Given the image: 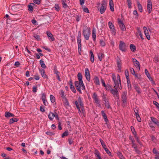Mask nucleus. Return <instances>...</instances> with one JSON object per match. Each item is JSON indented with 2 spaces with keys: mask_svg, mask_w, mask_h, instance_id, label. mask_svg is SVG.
Wrapping results in <instances>:
<instances>
[{
  "mask_svg": "<svg viewBox=\"0 0 159 159\" xmlns=\"http://www.w3.org/2000/svg\"><path fill=\"white\" fill-rule=\"evenodd\" d=\"M112 78L115 84V86H116V88H118L120 89H121L122 87L121 85V81L119 75H117L116 77L115 75H113Z\"/></svg>",
  "mask_w": 159,
  "mask_h": 159,
  "instance_id": "f257e3e1",
  "label": "nucleus"
},
{
  "mask_svg": "<svg viewBox=\"0 0 159 159\" xmlns=\"http://www.w3.org/2000/svg\"><path fill=\"white\" fill-rule=\"evenodd\" d=\"M75 86L77 91L81 93V89L84 90L85 87L83 81H76L75 83Z\"/></svg>",
  "mask_w": 159,
  "mask_h": 159,
  "instance_id": "f03ea898",
  "label": "nucleus"
},
{
  "mask_svg": "<svg viewBox=\"0 0 159 159\" xmlns=\"http://www.w3.org/2000/svg\"><path fill=\"white\" fill-rule=\"evenodd\" d=\"M107 2L106 0H102L101 4V7L98 9L101 14H103L105 12L107 7Z\"/></svg>",
  "mask_w": 159,
  "mask_h": 159,
  "instance_id": "7ed1b4c3",
  "label": "nucleus"
},
{
  "mask_svg": "<svg viewBox=\"0 0 159 159\" xmlns=\"http://www.w3.org/2000/svg\"><path fill=\"white\" fill-rule=\"evenodd\" d=\"M83 34L84 38L86 40H88L90 34V30L89 28L86 27L83 30Z\"/></svg>",
  "mask_w": 159,
  "mask_h": 159,
  "instance_id": "20e7f679",
  "label": "nucleus"
},
{
  "mask_svg": "<svg viewBox=\"0 0 159 159\" xmlns=\"http://www.w3.org/2000/svg\"><path fill=\"white\" fill-rule=\"evenodd\" d=\"M75 104L77 107V108L78 109V111L79 113H80V112H81V110L79 107V106L80 107H82L83 106V103L82 102V100L80 97H79L77 101H75Z\"/></svg>",
  "mask_w": 159,
  "mask_h": 159,
  "instance_id": "39448f33",
  "label": "nucleus"
},
{
  "mask_svg": "<svg viewBox=\"0 0 159 159\" xmlns=\"http://www.w3.org/2000/svg\"><path fill=\"white\" fill-rule=\"evenodd\" d=\"M108 25L109 28L110 29L111 34L113 35H115L116 34V30L113 23L109 21L108 23Z\"/></svg>",
  "mask_w": 159,
  "mask_h": 159,
  "instance_id": "423d86ee",
  "label": "nucleus"
},
{
  "mask_svg": "<svg viewBox=\"0 0 159 159\" xmlns=\"http://www.w3.org/2000/svg\"><path fill=\"white\" fill-rule=\"evenodd\" d=\"M49 119L51 120H52L54 117L57 120H59V118L57 113L55 112L54 113L52 112H50L48 116Z\"/></svg>",
  "mask_w": 159,
  "mask_h": 159,
  "instance_id": "0eeeda50",
  "label": "nucleus"
},
{
  "mask_svg": "<svg viewBox=\"0 0 159 159\" xmlns=\"http://www.w3.org/2000/svg\"><path fill=\"white\" fill-rule=\"evenodd\" d=\"M119 49L122 52H125L126 50L125 44L123 42L120 41L119 44Z\"/></svg>",
  "mask_w": 159,
  "mask_h": 159,
  "instance_id": "6e6552de",
  "label": "nucleus"
},
{
  "mask_svg": "<svg viewBox=\"0 0 159 159\" xmlns=\"http://www.w3.org/2000/svg\"><path fill=\"white\" fill-rule=\"evenodd\" d=\"M21 8V5L19 4L14 5L11 7V9L15 12L19 11Z\"/></svg>",
  "mask_w": 159,
  "mask_h": 159,
  "instance_id": "1a4fd4ad",
  "label": "nucleus"
},
{
  "mask_svg": "<svg viewBox=\"0 0 159 159\" xmlns=\"http://www.w3.org/2000/svg\"><path fill=\"white\" fill-rule=\"evenodd\" d=\"M118 23L121 30L122 31L125 30L126 28L125 25L124 24L123 22L119 18L118 19Z\"/></svg>",
  "mask_w": 159,
  "mask_h": 159,
  "instance_id": "9d476101",
  "label": "nucleus"
},
{
  "mask_svg": "<svg viewBox=\"0 0 159 159\" xmlns=\"http://www.w3.org/2000/svg\"><path fill=\"white\" fill-rule=\"evenodd\" d=\"M132 60L136 69L139 70H140V65L139 62L135 58H133Z\"/></svg>",
  "mask_w": 159,
  "mask_h": 159,
  "instance_id": "9b49d317",
  "label": "nucleus"
},
{
  "mask_svg": "<svg viewBox=\"0 0 159 159\" xmlns=\"http://www.w3.org/2000/svg\"><path fill=\"white\" fill-rule=\"evenodd\" d=\"M143 30L144 31V33L146 36V38L150 40L151 39V38L148 32V31L147 28L145 26H144L143 27Z\"/></svg>",
  "mask_w": 159,
  "mask_h": 159,
  "instance_id": "f8f14e48",
  "label": "nucleus"
},
{
  "mask_svg": "<svg viewBox=\"0 0 159 159\" xmlns=\"http://www.w3.org/2000/svg\"><path fill=\"white\" fill-rule=\"evenodd\" d=\"M152 4L151 0H148L147 9L148 12L150 13L152 11Z\"/></svg>",
  "mask_w": 159,
  "mask_h": 159,
  "instance_id": "ddd939ff",
  "label": "nucleus"
},
{
  "mask_svg": "<svg viewBox=\"0 0 159 159\" xmlns=\"http://www.w3.org/2000/svg\"><path fill=\"white\" fill-rule=\"evenodd\" d=\"M85 76L86 79L89 81H90V75L89 71L88 68H86L85 70Z\"/></svg>",
  "mask_w": 159,
  "mask_h": 159,
  "instance_id": "4468645a",
  "label": "nucleus"
},
{
  "mask_svg": "<svg viewBox=\"0 0 159 159\" xmlns=\"http://www.w3.org/2000/svg\"><path fill=\"white\" fill-rule=\"evenodd\" d=\"M110 92L114 97H116L117 98L119 97V95L118 92L116 88L113 89L112 88Z\"/></svg>",
  "mask_w": 159,
  "mask_h": 159,
  "instance_id": "2eb2a0df",
  "label": "nucleus"
},
{
  "mask_svg": "<svg viewBox=\"0 0 159 159\" xmlns=\"http://www.w3.org/2000/svg\"><path fill=\"white\" fill-rule=\"evenodd\" d=\"M92 98L94 100V102L97 104L99 103V101L96 93H94L92 96Z\"/></svg>",
  "mask_w": 159,
  "mask_h": 159,
  "instance_id": "dca6fc26",
  "label": "nucleus"
},
{
  "mask_svg": "<svg viewBox=\"0 0 159 159\" xmlns=\"http://www.w3.org/2000/svg\"><path fill=\"white\" fill-rule=\"evenodd\" d=\"M126 92H123L121 96L122 101L125 104L126 102L127 98L126 97Z\"/></svg>",
  "mask_w": 159,
  "mask_h": 159,
  "instance_id": "f3484780",
  "label": "nucleus"
},
{
  "mask_svg": "<svg viewBox=\"0 0 159 159\" xmlns=\"http://www.w3.org/2000/svg\"><path fill=\"white\" fill-rule=\"evenodd\" d=\"M47 34L48 37L49 39L51 41H53L54 40V38L51 33L49 31L47 32Z\"/></svg>",
  "mask_w": 159,
  "mask_h": 159,
  "instance_id": "a211bd4d",
  "label": "nucleus"
},
{
  "mask_svg": "<svg viewBox=\"0 0 159 159\" xmlns=\"http://www.w3.org/2000/svg\"><path fill=\"white\" fill-rule=\"evenodd\" d=\"M39 71L42 76L43 78H47V76L46 75L45 70L43 69H40Z\"/></svg>",
  "mask_w": 159,
  "mask_h": 159,
  "instance_id": "6ab92c4d",
  "label": "nucleus"
},
{
  "mask_svg": "<svg viewBox=\"0 0 159 159\" xmlns=\"http://www.w3.org/2000/svg\"><path fill=\"white\" fill-rule=\"evenodd\" d=\"M109 6L110 9L112 11H114V3L112 0H109Z\"/></svg>",
  "mask_w": 159,
  "mask_h": 159,
  "instance_id": "aec40b11",
  "label": "nucleus"
},
{
  "mask_svg": "<svg viewBox=\"0 0 159 159\" xmlns=\"http://www.w3.org/2000/svg\"><path fill=\"white\" fill-rule=\"evenodd\" d=\"M96 30L95 28H93L92 30V38L94 41H95L96 39Z\"/></svg>",
  "mask_w": 159,
  "mask_h": 159,
  "instance_id": "412c9836",
  "label": "nucleus"
},
{
  "mask_svg": "<svg viewBox=\"0 0 159 159\" xmlns=\"http://www.w3.org/2000/svg\"><path fill=\"white\" fill-rule=\"evenodd\" d=\"M35 6V5L34 3H31L28 5V10L30 11H33V8Z\"/></svg>",
  "mask_w": 159,
  "mask_h": 159,
  "instance_id": "4be33fe9",
  "label": "nucleus"
},
{
  "mask_svg": "<svg viewBox=\"0 0 159 159\" xmlns=\"http://www.w3.org/2000/svg\"><path fill=\"white\" fill-rule=\"evenodd\" d=\"M5 116L7 118H9L11 117H13L14 116L13 114L9 112H6L5 114Z\"/></svg>",
  "mask_w": 159,
  "mask_h": 159,
  "instance_id": "5701e85b",
  "label": "nucleus"
},
{
  "mask_svg": "<svg viewBox=\"0 0 159 159\" xmlns=\"http://www.w3.org/2000/svg\"><path fill=\"white\" fill-rule=\"evenodd\" d=\"M125 75L127 79V82H128V81H129V71L128 70H125Z\"/></svg>",
  "mask_w": 159,
  "mask_h": 159,
  "instance_id": "b1692460",
  "label": "nucleus"
},
{
  "mask_svg": "<svg viewBox=\"0 0 159 159\" xmlns=\"http://www.w3.org/2000/svg\"><path fill=\"white\" fill-rule=\"evenodd\" d=\"M18 120V119L17 118H13L10 119L9 120V123L11 124L14 122H17Z\"/></svg>",
  "mask_w": 159,
  "mask_h": 159,
  "instance_id": "393cba45",
  "label": "nucleus"
},
{
  "mask_svg": "<svg viewBox=\"0 0 159 159\" xmlns=\"http://www.w3.org/2000/svg\"><path fill=\"white\" fill-rule=\"evenodd\" d=\"M90 60L91 62H93L94 61V57L93 53L92 51L90 52Z\"/></svg>",
  "mask_w": 159,
  "mask_h": 159,
  "instance_id": "a878e982",
  "label": "nucleus"
},
{
  "mask_svg": "<svg viewBox=\"0 0 159 159\" xmlns=\"http://www.w3.org/2000/svg\"><path fill=\"white\" fill-rule=\"evenodd\" d=\"M98 57L100 61H102L103 57V54L102 52H100L98 54Z\"/></svg>",
  "mask_w": 159,
  "mask_h": 159,
  "instance_id": "bb28decb",
  "label": "nucleus"
},
{
  "mask_svg": "<svg viewBox=\"0 0 159 159\" xmlns=\"http://www.w3.org/2000/svg\"><path fill=\"white\" fill-rule=\"evenodd\" d=\"M101 113H102V116L105 121L107 122L108 120H107V116L106 115V114H105V113H104V111H101Z\"/></svg>",
  "mask_w": 159,
  "mask_h": 159,
  "instance_id": "cd10ccee",
  "label": "nucleus"
},
{
  "mask_svg": "<svg viewBox=\"0 0 159 159\" xmlns=\"http://www.w3.org/2000/svg\"><path fill=\"white\" fill-rule=\"evenodd\" d=\"M130 48L131 51L133 52H134L136 50V47L133 44H131L130 45Z\"/></svg>",
  "mask_w": 159,
  "mask_h": 159,
  "instance_id": "c85d7f7f",
  "label": "nucleus"
},
{
  "mask_svg": "<svg viewBox=\"0 0 159 159\" xmlns=\"http://www.w3.org/2000/svg\"><path fill=\"white\" fill-rule=\"evenodd\" d=\"M94 82L95 83V84L97 85H99V81L98 79V78L97 77H95L94 78Z\"/></svg>",
  "mask_w": 159,
  "mask_h": 159,
  "instance_id": "c756f323",
  "label": "nucleus"
},
{
  "mask_svg": "<svg viewBox=\"0 0 159 159\" xmlns=\"http://www.w3.org/2000/svg\"><path fill=\"white\" fill-rule=\"evenodd\" d=\"M117 66L119 71H120L121 68V63L120 61H118Z\"/></svg>",
  "mask_w": 159,
  "mask_h": 159,
  "instance_id": "7c9ffc66",
  "label": "nucleus"
},
{
  "mask_svg": "<svg viewBox=\"0 0 159 159\" xmlns=\"http://www.w3.org/2000/svg\"><path fill=\"white\" fill-rule=\"evenodd\" d=\"M66 0H62V4L63 7L64 8H67L68 7V6L66 3Z\"/></svg>",
  "mask_w": 159,
  "mask_h": 159,
  "instance_id": "2f4dec72",
  "label": "nucleus"
},
{
  "mask_svg": "<svg viewBox=\"0 0 159 159\" xmlns=\"http://www.w3.org/2000/svg\"><path fill=\"white\" fill-rule=\"evenodd\" d=\"M145 73L146 75H147V77H148L149 79L152 78L149 73L148 72V71L147 69H145Z\"/></svg>",
  "mask_w": 159,
  "mask_h": 159,
  "instance_id": "473e14b6",
  "label": "nucleus"
},
{
  "mask_svg": "<svg viewBox=\"0 0 159 159\" xmlns=\"http://www.w3.org/2000/svg\"><path fill=\"white\" fill-rule=\"evenodd\" d=\"M99 140H100V142L102 144V147H103V148L104 149L106 148H107L106 145L104 142L103 141V140L101 139H100Z\"/></svg>",
  "mask_w": 159,
  "mask_h": 159,
  "instance_id": "72a5a7b5",
  "label": "nucleus"
},
{
  "mask_svg": "<svg viewBox=\"0 0 159 159\" xmlns=\"http://www.w3.org/2000/svg\"><path fill=\"white\" fill-rule=\"evenodd\" d=\"M50 100L51 102L53 103L55 101V98L52 95H51L50 97Z\"/></svg>",
  "mask_w": 159,
  "mask_h": 159,
  "instance_id": "f704fd0d",
  "label": "nucleus"
},
{
  "mask_svg": "<svg viewBox=\"0 0 159 159\" xmlns=\"http://www.w3.org/2000/svg\"><path fill=\"white\" fill-rule=\"evenodd\" d=\"M39 62L42 67L43 68H45L46 67V66L45 65L44 63V61L42 60H40Z\"/></svg>",
  "mask_w": 159,
  "mask_h": 159,
  "instance_id": "c9c22d12",
  "label": "nucleus"
},
{
  "mask_svg": "<svg viewBox=\"0 0 159 159\" xmlns=\"http://www.w3.org/2000/svg\"><path fill=\"white\" fill-rule=\"evenodd\" d=\"M138 7L139 11L140 12H142L143 11L142 7L140 4L139 2H137Z\"/></svg>",
  "mask_w": 159,
  "mask_h": 159,
  "instance_id": "e433bc0d",
  "label": "nucleus"
},
{
  "mask_svg": "<svg viewBox=\"0 0 159 159\" xmlns=\"http://www.w3.org/2000/svg\"><path fill=\"white\" fill-rule=\"evenodd\" d=\"M63 102L65 106L67 107L69 106V103L66 98H65L63 100Z\"/></svg>",
  "mask_w": 159,
  "mask_h": 159,
  "instance_id": "4c0bfd02",
  "label": "nucleus"
},
{
  "mask_svg": "<svg viewBox=\"0 0 159 159\" xmlns=\"http://www.w3.org/2000/svg\"><path fill=\"white\" fill-rule=\"evenodd\" d=\"M70 87L71 90L74 93L76 92V90L71 83L70 84Z\"/></svg>",
  "mask_w": 159,
  "mask_h": 159,
  "instance_id": "58836bf2",
  "label": "nucleus"
},
{
  "mask_svg": "<svg viewBox=\"0 0 159 159\" xmlns=\"http://www.w3.org/2000/svg\"><path fill=\"white\" fill-rule=\"evenodd\" d=\"M77 78L79 80L78 81H83L82 80V75L80 73H79L78 74Z\"/></svg>",
  "mask_w": 159,
  "mask_h": 159,
  "instance_id": "ea45409f",
  "label": "nucleus"
},
{
  "mask_svg": "<svg viewBox=\"0 0 159 159\" xmlns=\"http://www.w3.org/2000/svg\"><path fill=\"white\" fill-rule=\"evenodd\" d=\"M117 153L118 156L120 159H125L122 154L120 152H118Z\"/></svg>",
  "mask_w": 159,
  "mask_h": 159,
  "instance_id": "a19ab883",
  "label": "nucleus"
},
{
  "mask_svg": "<svg viewBox=\"0 0 159 159\" xmlns=\"http://www.w3.org/2000/svg\"><path fill=\"white\" fill-rule=\"evenodd\" d=\"M105 88L106 90L110 91H111V90L112 89V87L109 85H106L105 87Z\"/></svg>",
  "mask_w": 159,
  "mask_h": 159,
  "instance_id": "79ce46f5",
  "label": "nucleus"
},
{
  "mask_svg": "<svg viewBox=\"0 0 159 159\" xmlns=\"http://www.w3.org/2000/svg\"><path fill=\"white\" fill-rule=\"evenodd\" d=\"M68 131H66L62 134L61 137L63 138L65 136H66L68 135Z\"/></svg>",
  "mask_w": 159,
  "mask_h": 159,
  "instance_id": "37998d69",
  "label": "nucleus"
},
{
  "mask_svg": "<svg viewBox=\"0 0 159 159\" xmlns=\"http://www.w3.org/2000/svg\"><path fill=\"white\" fill-rule=\"evenodd\" d=\"M134 87L135 90L139 94L140 93H141V90L140 88L137 86H135Z\"/></svg>",
  "mask_w": 159,
  "mask_h": 159,
  "instance_id": "c03bdc74",
  "label": "nucleus"
},
{
  "mask_svg": "<svg viewBox=\"0 0 159 159\" xmlns=\"http://www.w3.org/2000/svg\"><path fill=\"white\" fill-rule=\"evenodd\" d=\"M151 119L152 121L155 124H156L158 121L157 119L153 117H151Z\"/></svg>",
  "mask_w": 159,
  "mask_h": 159,
  "instance_id": "a18cd8bd",
  "label": "nucleus"
},
{
  "mask_svg": "<svg viewBox=\"0 0 159 159\" xmlns=\"http://www.w3.org/2000/svg\"><path fill=\"white\" fill-rule=\"evenodd\" d=\"M105 104L106 107L107 108H109L110 107V104L108 100L105 102Z\"/></svg>",
  "mask_w": 159,
  "mask_h": 159,
  "instance_id": "49530a36",
  "label": "nucleus"
},
{
  "mask_svg": "<svg viewBox=\"0 0 159 159\" xmlns=\"http://www.w3.org/2000/svg\"><path fill=\"white\" fill-rule=\"evenodd\" d=\"M54 8L57 11H59L60 10L59 6L58 4H55Z\"/></svg>",
  "mask_w": 159,
  "mask_h": 159,
  "instance_id": "de8ad7c7",
  "label": "nucleus"
},
{
  "mask_svg": "<svg viewBox=\"0 0 159 159\" xmlns=\"http://www.w3.org/2000/svg\"><path fill=\"white\" fill-rule=\"evenodd\" d=\"M138 33H139L140 36V37L141 39H142V40H143L144 38L143 37V35L142 34V33L141 31L139 29H138Z\"/></svg>",
  "mask_w": 159,
  "mask_h": 159,
  "instance_id": "09e8293b",
  "label": "nucleus"
},
{
  "mask_svg": "<svg viewBox=\"0 0 159 159\" xmlns=\"http://www.w3.org/2000/svg\"><path fill=\"white\" fill-rule=\"evenodd\" d=\"M102 98L103 100L105 102L108 101L107 98V96L104 94L103 93L102 94Z\"/></svg>",
  "mask_w": 159,
  "mask_h": 159,
  "instance_id": "8fccbe9b",
  "label": "nucleus"
},
{
  "mask_svg": "<svg viewBox=\"0 0 159 159\" xmlns=\"http://www.w3.org/2000/svg\"><path fill=\"white\" fill-rule=\"evenodd\" d=\"M41 99L42 100L46 99V95L45 93H42L41 96Z\"/></svg>",
  "mask_w": 159,
  "mask_h": 159,
  "instance_id": "3c124183",
  "label": "nucleus"
},
{
  "mask_svg": "<svg viewBox=\"0 0 159 159\" xmlns=\"http://www.w3.org/2000/svg\"><path fill=\"white\" fill-rule=\"evenodd\" d=\"M105 150L106 152V153L108 154L109 155L112 156L111 153V152L109 151V150L107 148L104 149Z\"/></svg>",
  "mask_w": 159,
  "mask_h": 159,
  "instance_id": "603ef678",
  "label": "nucleus"
},
{
  "mask_svg": "<svg viewBox=\"0 0 159 159\" xmlns=\"http://www.w3.org/2000/svg\"><path fill=\"white\" fill-rule=\"evenodd\" d=\"M133 14L134 15H135V18L137 19L138 18V13L136 10H134L133 11Z\"/></svg>",
  "mask_w": 159,
  "mask_h": 159,
  "instance_id": "864d4df0",
  "label": "nucleus"
},
{
  "mask_svg": "<svg viewBox=\"0 0 159 159\" xmlns=\"http://www.w3.org/2000/svg\"><path fill=\"white\" fill-rule=\"evenodd\" d=\"M33 2L34 3L39 5L40 4L41 0H34Z\"/></svg>",
  "mask_w": 159,
  "mask_h": 159,
  "instance_id": "5fc2aeb1",
  "label": "nucleus"
},
{
  "mask_svg": "<svg viewBox=\"0 0 159 159\" xmlns=\"http://www.w3.org/2000/svg\"><path fill=\"white\" fill-rule=\"evenodd\" d=\"M130 128H131V130L132 132L134 135V134H136V131L135 130L134 128L133 127L131 126V127Z\"/></svg>",
  "mask_w": 159,
  "mask_h": 159,
  "instance_id": "6e6d98bb",
  "label": "nucleus"
},
{
  "mask_svg": "<svg viewBox=\"0 0 159 159\" xmlns=\"http://www.w3.org/2000/svg\"><path fill=\"white\" fill-rule=\"evenodd\" d=\"M136 116V118L137 119V120L139 122H140L141 121V119L139 116V114H137Z\"/></svg>",
  "mask_w": 159,
  "mask_h": 159,
  "instance_id": "4d7b16f0",
  "label": "nucleus"
},
{
  "mask_svg": "<svg viewBox=\"0 0 159 159\" xmlns=\"http://www.w3.org/2000/svg\"><path fill=\"white\" fill-rule=\"evenodd\" d=\"M56 75L57 77V80L59 81H61V79L60 78V73H57V74H56Z\"/></svg>",
  "mask_w": 159,
  "mask_h": 159,
  "instance_id": "13d9d810",
  "label": "nucleus"
},
{
  "mask_svg": "<svg viewBox=\"0 0 159 159\" xmlns=\"http://www.w3.org/2000/svg\"><path fill=\"white\" fill-rule=\"evenodd\" d=\"M100 44L102 46H105V43L102 40H100Z\"/></svg>",
  "mask_w": 159,
  "mask_h": 159,
  "instance_id": "bf43d9fd",
  "label": "nucleus"
},
{
  "mask_svg": "<svg viewBox=\"0 0 159 159\" xmlns=\"http://www.w3.org/2000/svg\"><path fill=\"white\" fill-rule=\"evenodd\" d=\"M95 154L98 159H101V158L100 156V154L98 152H96L95 153Z\"/></svg>",
  "mask_w": 159,
  "mask_h": 159,
  "instance_id": "052dcab7",
  "label": "nucleus"
},
{
  "mask_svg": "<svg viewBox=\"0 0 159 159\" xmlns=\"http://www.w3.org/2000/svg\"><path fill=\"white\" fill-rule=\"evenodd\" d=\"M78 47L81 46V39H77Z\"/></svg>",
  "mask_w": 159,
  "mask_h": 159,
  "instance_id": "680f3d73",
  "label": "nucleus"
},
{
  "mask_svg": "<svg viewBox=\"0 0 159 159\" xmlns=\"http://www.w3.org/2000/svg\"><path fill=\"white\" fill-rule=\"evenodd\" d=\"M33 91L34 93H35L37 91V86H34L33 87Z\"/></svg>",
  "mask_w": 159,
  "mask_h": 159,
  "instance_id": "e2e57ef3",
  "label": "nucleus"
},
{
  "mask_svg": "<svg viewBox=\"0 0 159 159\" xmlns=\"http://www.w3.org/2000/svg\"><path fill=\"white\" fill-rule=\"evenodd\" d=\"M83 11L84 12L87 13H89V11L88 9L86 7H84L83 8Z\"/></svg>",
  "mask_w": 159,
  "mask_h": 159,
  "instance_id": "0e129e2a",
  "label": "nucleus"
},
{
  "mask_svg": "<svg viewBox=\"0 0 159 159\" xmlns=\"http://www.w3.org/2000/svg\"><path fill=\"white\" fill-rule=\"evenodd\" d=\"M153 103L158 108H159V104L157 102L153 101Z\"/></svg>",
  "mask_w": 159,
  "mask_h": 159,
  "instance_id": "69168bd1",
  "label": "nucleus"
},
{
  "mask_svg": "<svg viewBox=\"0 0 159 159\" xmlns=\"http://www.w3.org/2000/svg\"><path fill=\"white\" fill-rule=\"evenodd\" d=\"M130 71L131 73L133 75L135 73V71L134 69L132 68H130Z\"/></svg>",
  "mask_w": 159,
  "mask_h": 159,
  "instance_id": "338daca9",
  "label": "nucleus"
},
{
  "mask_svg": "<svg viewBox=\"0 0 159 159\" xmlns=\"http://www.w3.org/2000/svg\"><path fill=\"white\" fill-rule=\"evenodd\" d=\"M42 101H43V103L45 106H47L48 105V103L46 99L42 100Z\"/></svg>",
  "mask_w": 159,
  "mask_h": 159,
  "instance_id": "774afa93",
  "label": "nucleus"
}]
</instances>
